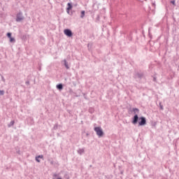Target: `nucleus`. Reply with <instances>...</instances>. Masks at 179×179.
<instances>
[{
  "instance_id": "3",
  "label": "nucleus",
  "mask_w": 179,
  "mask_h": 179,
  "mask_svg": "<svg viewBox=\"0 0 179 179\" xmlns=\"http://www.w3.org/2000/svg\"><path fill=\"white\" fill-rule=\"evenodd\" d=\"M64 33L68 37H72V31H71V29H64Z\"/></svg>"
},
{
  "instance_id": "13",
  "label": "nucleus",
  "mask_w": 179,
  "mask_h": 179,
  "mask_svg": "<svg viewBox=\"0 0 179 179\" xmlns=\"http://www.w3.org/2000/svg\"><path fill=\"white\" fill-rule=\"evenodd\" d=\"M14 124H15L14 120H13L12 122H10V125H11V126H13Z\"/></svg>"
},
{
  "instance_id": "12",
  "label": "nucleus",
  "mask_w": 179,
  "mask_h": 179,
  "mask_svg": "<svg viewBox=\"0 0 179 179\" xmlns=\"http://www.w3.org/2000/svg\"><path fill=\"white\" fill-rule=\"evenodd\" d=\"M4 94H5V91L4 90H0V95L1 96L4 95Z\"/></svg>"
},
{
  "instance_id": "4",
  "label": "nucleus",
  "mask_w": 179,
  "mask_h": 179,
  "mask_svg": "<svg viewBox=\"0 0 179 179\" xmlns=\"http://www.w3.org/2000/svg\"><path fill=\"white\" fill-rule=\"evenodd\" d=\"M7 36L10 39V43H15V38L12 37V34L11 33H8Z\"/></svg>"
},
{
  "instance_id": "2",
  "label": "nucleus",
  "mask_w": 179,
  "mask_h": 179,
  "mask_svg": "<svg viewBox=\"0 0 179 179\" xmlns=\"http://www.w3.org/2000/svg\"><path fill=\"white\" fill-rule=\"evenodd\" d=\"M141 122H138L139 126H143L146 124V120L145 117H141L140 119Z\"/></svg>"
},
{
  "instance_id": "14",
  "label": "nucleus",
  "mask_w": 179,
  "mask_h": 179,
  "mask_svg": "<svg viewBox=\"0 0 179 179\" xmlns=\"http://www.w3.org/2000/svg\"><path fill=\"white\" fill-rule=\"evenodd\" d=\"M171 3L173 6H175V1H171Z\"/></svg>"
},
{
  "instance_id": "10",
  "label": "nucleus",
  "mask_w": 179,
  "mask_h": 179,
  "mask_svg": "<svg viewBox=\"0 0 179 179\" xmlns=\"http://www.w3.org/2000/svg\"><path fill=\"white\" fill-rule=\"evenodd\" d=\"M57 89L62 90V84H59L57 85Z\"/></svg>"
},
{
  "instance_id": "5",
  "label": "nucleus",
  "mask_w": 179,
  "mask_h": 179,
  "mask_svg": "<svg viewBox=\"0 0 179 179\" xmlns=\"http://www.w3.org/2000/svg\"><path fill=\"white\" fill-rule=\"evenodd\" d=\"M67 8H66V11H67V13L68 14H69V11L71 10H72V3H68V4H67Z\"/></svg>"
},
{
  "instance_id": "7",
  "label": "nucleus",
  "mask_w": 179,
  "mask_h": 179,
  "mask_svg": "<svg viewBox=\"0 0 179 179\" xmlns=\"http://www.w3.org/2000/svg\"><path fill=\"white\" fill-rule=\"evenodd\" d=\"M22 20H23V16L20 15V14H18V15H17L16 21H17V22H20V21H22Z\"/></svg>"
},
{
  "instance_id": "16",
  "label": "nucleus",
  "mask_w": 179,
  "mask_h": 179,
  "mask_svg": "<svg viewBox=\"0 0 179 179\" xmlns=\"http://www.w3.org/2000/svg\"><path fill=\"white\" fill-rule=\"evenodd\" d=\"M79 152H84V150H80V151Z\"/></svg>"
},
{
  "instance_id": "15",
  "label": "nucleus",
  "mask_w": 179,
  "mask_h": 179,
  "mask_svg": "<svg viewBox=\"0 0 179 179\" xmlns=\"http://www.w3.org/2000/svg\"><path fill=\"white\" fill-rule=\"evenodd\" d=\"M134 111H136H136H138V108H134Z\"/></svg>"
},
{
  "instance_id": "11",
  "label": "nucleus",
  "mask_w": 179,
  "mask_h": 179,
  "mask_svg": "<svg viewBox=\"0 0 179 179\" xmlns=\"http://www.w3.org/2000/svg\"><path fill=\"white\" fill-rule=\"evenodd\" d=\"M84 16H85V10H82V11H81L80 17L83 18V17H84Z\"/></svg>"
},
{
  "instance_id": "6",
  "label": "nucleus",
  "mask_w": 179,
  "mask_h": 179,
  "mask_svg": "<svg viewBox=\"0 0 179 179\" xmlns=\"http://www.w3.org/2000/svg\"><path fill=\"white\" fill-rule=\"evenodd\" d=\"M138 115H135L132 123H133L134 124H136L137 123V122H138Z\"/></svg>"
},
{
  "instance_id": "18",
  "label": "nucleus",
  "mask_w": 179,
  "mask_h": 179,
  "mask_svg": "<svg viewBox=\"0 0 179 179\" xmlns=\"http://www.w3.org/2000/svg\"><path fill=\"white\" fill-rule=\"evenodd\" d=\"M59 179H61V178H59Z\"/></svg>"
},
{
  "instance_id": "8",
  "label": "nucleus",
  "mask_w": 179,
  "mask_h": 179,
  "mask_svg": "<svg viewBox=\"0 0 179 179\" xmlns=\"http://www.w3.org/2000/svg\"><path fill=\"white\" fill-rule=\"evenodd\" d=\"M43 159V155H38V157H36V160L38 162H40V159Z\"/></svg>"
},
{
  "instance_id": "17",
  "label": "nucleus",
  "mask_w": 179,
  "mask_h": 179,
  "mask_svg": "<svg viewBox=\"0 0 179 179\" xmlns=\"http://www.w3.org/2000/svg\"><path fill=\"white\" fill-rule=\"evenodd\" d=\"M162 110H163V106H161Z\"/></svg>"
},
{
  "instance_id": "9",
  "label": "nucleus",
  "mask_w": 179,
  "mask_h": 179,
  "mask_svg": "<svg viewBox=\"0 0 179 179\" xmlns=\"http://www.w3.org/2000/svg\"><path fill=\"white\" fill-rule=\"evenodd\" d=\"M64 66L67 69H69V66L68 65V63L66 62V60H64Z\"/></svg>"
},
{
  "instance_id": "1",
  "label": "nucleus",
  "mask_w": 179,
  "mask_h": 179,
  "mask_svg": "<svg viewBox=\"0 0 179 179\" xmlns=\"http://www.w3.org/2000/svg\"><path fill=\"white\" fill-rule=\"evenodd\" d=\"M94 131L99 137H102L103 136V132L101 127H94Z\"/></svg>"
}]
</instances>
